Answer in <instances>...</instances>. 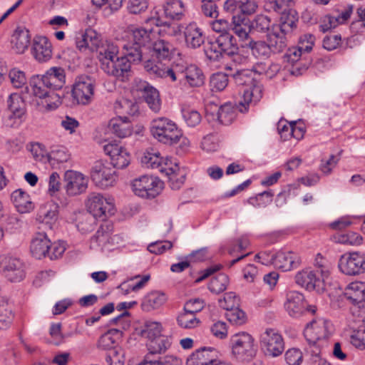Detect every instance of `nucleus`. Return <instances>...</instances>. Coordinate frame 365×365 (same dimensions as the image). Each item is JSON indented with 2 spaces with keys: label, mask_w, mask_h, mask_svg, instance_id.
I'll list each match as a JSON object with an SVG mask.
<instances>
[{
  "label": "nucleus",
  "mask_w": 365,
  "mask_h": 365,
  "mask_svg": "<svg viewBox=\"0 0 365 365\" xmlns=\"http://www.w3.org/2000/svg\"><path fill=\"white\" fill-rule=\"evenodd\" d=\"M98 58L101 69L108 76L120 81H126L131 74L130 63L124 56L117 57L118 48L113 43H106L98 48Z\"/></svg>",
  "instance_id": "1"
},
{
  "label": "nucleus",
  "mask_w": 365,
  "mask_h": 365,
  "mask_svg": "<svg viewBox=\"0 0 365 365\" xmlns=\"http://www.w3.org/2000/svg\"><path fill=\"white\" fill-rule=\"evenodd\" d=\"M254 75V71L248 69L237 70L230 73L237 86H249V88L244 90L242 100L239 102L238 108L241 113L246 112L250 104H255L262 97V85L255 80Z\"/></svg>",
  "instance_id": "2"
},
{
  "label": "nucleus",
  "mask_w": 365,
  "mask_h": 365,
  "mask_svg": "<svg viewBox=\"0 0 365 365\" xmlns=\"http://www.w3.org/2000/svg\"><path fill=\"white\" fill-rule=\"evenodd\" d=\"M150 133L158 142L168 145L178 143L182 137V133L176 123L165 117L151 121Z\"/></svg>",
  "instance_id": "3"
},
{
  "label": "nucleus",
  "mask_w": 365,
  "mask_h": 365,
  "mask_svg": "<svg viewBox=\"0 0 365 365\" xmlns=\"http://www.w3.org/2000/svg\"><path fill=\"white\" fill-rule=\"evenodd\" d=\"M144 68L153 77L163 78L182 89L183 70L178 65L169 67L154 60H147Z\"/></svg>",
  "instance_id": "4"
},
{
  "label": "nucleus",
  "mask_w": 365,
  "mask_h": 365,
  "mask_svg": "<svg viewBox=\"0 0 365 365\" xmlns=\"http://www.w3.org/2000/svg\"><path fill=\"white\" fill-rule=\"evenodd\" d=\"M333 331L332 323L325 318H316L308 323L304 329V336L311 345L325 341Z\"/></svg>",
  "instance_id": "5"
},
{
  "label": "nucleus",
  "mask_w": 365,
  "mask_h": 365,
  "mask_svg": "<svg viewBox=\"0 0 365 365\" xmlns=\"http://www.w3.org/2000/svg\"><path fill=\"white\" fill-rule=\"evenodd\" d=\"M232 353L241 361H250L257 353L254 339L247 333H241L233 336L231 339Z\"/></svg>",
  "instance_id": "6"
},
{
  "label": "nucleus",
  "mask_w": 365,
  "mask_h": 365,
  "mask_svg": "<svg viewBox=\"0 0 365 365\" xmlns=\"http://www.w3.org/2000/svg\"><path fill=\"white\" fill-rule=\"evenodd\" d=\"M0 272L11 282H20L26 277V265L19 258L0 256Z\"/></svg>",
  "instance_id": "7"
},
{
  "label": "nucleus",
  "mask_w": 365,
  "mask_h": 365,
  "mask_svg": "<svg viewBox=\"0 0 365 365\" xmlns=\"http://www.w3.org/2000/svg\"><path fill=\"white\" fill-rule=\"evenodd\" d=\"M132 188L136 195L143 198H154L163 188V182L153 175H142L132 182Z\"/></svg>",
  "instance_id": "8"
},
{
  "label": "nucleus",
  "mask_w": 365,
  "mask_h": 365,
  "mask_svg": "<svg viewBox=\"0 0 365 365\" xmlns=\"http://www.w3.org/2000/svg\"><path fill=\"white\" fill-rule=\"evenodd\" d=\"M86 207L88 212L103 220L115 213L113 199L107 198L101 193L89 194L86 201Z\"/></svg>",
  "instance_id": "9"
},
{
  "label": "nucleus",
  "mask_w": 365,
  "mask_h": 365,
  "mask_svg": "<svg viewBox=\"0 0 365 365\" xmlns=\"http://www.w3.org/2000/svg\"><path fill=\"white\" fill-rule=\"evenodd\" d=\"M91 178L96 186L106 188L114 185L118 176L115 170L110 164L96 161L91 168Z\"/></svg>",
  "instance_id": "10"
},
{
  "label": "nucleus",
  "mask_w": 365,
  "mask_h": 365,
  "mask_svg": "<svg viewBox=\"0 0 365 365\" xmlns=\"http://www.w3.org/2000/svg\"><path fill=\"white\" fill-rule=\"evenodd\" d=\"M260 346L266 356L277 357L284 350V342L282 335L277 331L267 329L260 336Z\"/></svg>",
  "instance_id": "11"
},
{
  "label": "nucleus",
  "mask_w": 365,
  "mask_h": 365,
  "mask_svg": "<svg viewBox=\"0 0 365 365\" xmlns=\"http://www.w3.org/2000/svg\"><path fill=\"white\" fill-rule=\"evenodd\" d=\"M30 85L33 93L39 98L45 99L48 109L57 108L61 103V96L51 89L41 76H34L31 79Z\"/></svg>",
  "instance_id": "12"
},
{
  "label": "nucleus",
  "mask_w": 365,
  "mask_h": 365,
  "mask_svg": "<svg viewBox=\"0 0 365 365\" xmlns=\"http://www.w3.org/2000/svg\"><path fill=\"white\" fill-rule=\"evenodd\" d=\"M338 267L348 276H356L365 272V255L359 252L346 253L341 256Z\"/></svg>",
  "instance_id": "13"
},
{
  "label": "nucleus",
  "mask_w": 365,
  "mask_h": 365,
  "mask_svg": "<svg viewBox=\"0 0 365 365\" xmlns=\"http://www.w3.org/2000/svg\"><path fill=\"white\" fill-rule=\"evenodd\" d=\"M94 86L92 79L88 76L76 78L72 89V96L76 103L87 105L92 101Z\"/></svg>",
  "instance_id": "14"
},
{
  "label": "nucleus",
  "mask_w": 365,
  "mask_h": 365,
  "mask_svg": "<svg viewBox=\"0 0 365 365\" xmlns=\"http://www.w3.org/2000/svg\"><path fill=\"white\" fill-rule=\"evenodd\" d=\"M64 181L65 189L68 195H80L88 187V178L77 171L67 170L64 173Z\"/></svg>",
  "instance_id": "15"
},
{
  "label": "nucleus",
  "mask_w": 365,
  "mask_h": 365,
  "mask_svg": "<svg viewBox=\"0 0 365 365\" xmlns=\"http://www.w3.org/2000/svg\"><path fill=\"white\" fill-rule=\"evenodd\" d=\"M103 150L110 156V164L114 169H123L129 165L130 154L123 146L115 143H108L103 146Z\"/></svg>",
  "instance_id": "16"
},
{
  "label": "nucleus",
  "mask_w": 365,
  "mask_h": 365,
  "mask_svg": "<svg viewBox=\"0 0 365 365\" xmlns=\"http://www.w3.org/2000/svg\"><path fill=\"white\" fill-rule=\"evenodd\" d=\"M215 40L220 50L222 51L223 53L232 56L235 62L241 63L242 61H246L245 58H242L238 53L239 48L237 40L230 32L220 34Z\"/></svg>",
  "instance_id": "17"
},
{
  "label": "nucleus",
  "mask_w": 365,
  "mask_h": 365,
  "mask_svg": "<svg viewBox=\"0 0 365 365\" xmlns=\"http://www.w3.org/2000/svg\"><path fill=\"white\" fill-rule=\"evenodd\" d=\"M324 281L320 274L309 269L299 272L295 276L296 283L309 291H320L323 289Z\"/></svg>",
  "instance_id": "18"
},
{
  "label": "nucleus",
  "mask_w": 365,
  "mask_h": 365,
  "mask_svg": "<svg viewBox=\"0 0 365 365\" xmlns=\"http://www.w3.org/2000/svg\"><path fill=\"white\" fill-rule=\"evenodd\" d=\"M272 264L284 272L297 268L301 263V259L297 254L292 252L279 251L271 256Z\"/></svg>",
  "instance_id": "19"
},
{
  "label": "nucleus",
  "mask_w": 365,
  "mask_h": 365,
  "mask_svg": "<svg viewBox=\"0 0 365 365\" xmlns=\"http://www.w3.org/2000/svg\"><path fill=\"white\" fill-rule=\"evenodd\" d=\"M218 351L212 347H202L192 353L187 359V365H214Z\"/></svg>",
  "instance_id": "20"
},
{
  "label": "nucleus",
  "mask_w": 365,
  "mask_h": 365,
  "mask_svg": "<svg viewBox=\"0 0 365 365\" xmlns=\"http://www.w3.org/2000/svg\"><path fill=\"white\" fill-rule=\"evenodd\" d=\"M290 36L291 34H285L278 27L272 26L270 31L266 35V41L272 53L283 52L287 46V38Z\"/></svg>",
  "instance_id": "21"
},
{
  "label": "nucleus",
  "mask_w": 365,
  "mask_h": 365,
  "mask_svg": "<svg viewBox=\"0 0 365 365\" xmlns=\"http://www.w3.org/2000/svg\"><path fill=\"white\" fill-rule=\"evenodd\" d=\"M113 225L110 222H105L101 225L95 235L91 239V247L104 249L109 244H112Z\"/></svg>",
  "instance_id": "22"
},
{
  "label": "nucleus",
  "mask_w": 365,
  "mask_h": 365,
  "mask_svg": "<svg viewBox=\"0 0 365 365\" xmlns=\"http://www.w3.org/2000/svg\"><path fill=\"white\" fill-rule=\"evenodd\" d=\"M205 77L200 68L190 65L183 70L182 90L200 87L204 83Z\"/></svg>",
  "instance_id": "23"
},
{
  "label": "nucleus",
  "mask_w": 365,
  "mask_h": 365,
  "mask_svg": "<svg viewBox=\"0 0 365 365\" xmlns=\"http://www.w3.org/2000/svg\"><path fill=\"white\" fill-rule=\"evenodd\" d=\"M284 308L291 317H298L305 310L304 296L298 292H289L287 294Z\"/></svg>",
  "instance_id": "24"
},
{
  "label": "nucleus",
  "mask_w": 365,
  "mask_h": 365,
  "mask_svg": "<svg viewBox=\"0 0 365 365\" xmlns=\"http://www.w3.org/2000/svg\"><path fill=\"white\" fill-rule=\"evenodd\" d=\"M344 297L352 304L359 307L365 306V283L353 282L349 283L344 290Z\"/></svg>",
  "instance_id": "25"
},
{
  "label": "nucleus",
  "mask_w": 365,
  "mask_h": 365,
  "mask_svg": "<svg viewBox=\"0 0 365 365\" xmlns=\"http://www.w3.org/2000/svg\"><path fill=\"white\" fill-rule=\"evenodd\" d=\"M184 36L187 46L191 48L200 47L205 38L202 29L196 23H190L185 27Z\"/></svg>",
  "instance_id": "26"
},
{
  "label": "nucleus",
  "mask_w": 365,
  "mask_h": 365,
  "mask_svg": "<svg viewBox=\"0 0 365 365\" xmlns=\"http://www.w3.org/2000/svg\"><path fill=\"white\" fill-rule=\"evenodd\" d=\"M41 77L55 92L61 89L66 83L65 71L61 67H52Z\"/></svg>",
  "instance_id": "27"
},
{
  "label": "nucleus",
  "mask_w": 365,
  "mask_h": 365,
  "mask_svg": "<svg viewBox=\"0 0 365 365\" xmlns=\"http://www.w3.org/2000/svg\"><path fill=\"white\" fill-rule=\"evenodd\" d=\"M33 53L36 60L43 62L51 58V44L45 36H36L34 39Z\"/></svg>",
  "instance_id": "28"
},
{
  "label": "nucleus",
  "mask_w": 365,
  "mask_h": 365,
  "mask_svg": "<svg viewBox=\"0 0 365 365\" xmlns=\"http://www.w3.org/2000/svg\"><path fill=\"white\" fill-rule=\"evenodd\" d=\"M152 52V56H155L158 60V62L160 63V61H170L175 55L176 49L169 41L158 39L153 43Z\"/></svg>",
  "instance_id": "29"
},
{
  "label": "nucleus",
  "mask_w": 365,
  "mask_h": 365,
  "mask_svg": "<svg viewBox=\"0 0 365 365\" xmlns=\"http://www.w3.org/2000/svg\"><path fill=\"white\" fill-rule=\"evenodd\" d=\"M50 247V240L43 232H38L33 238L30 250L31 255L36 259L46 257Z\"/></svg>",
  "instance_id": "30"
},
{
  "label": "nucleus",
  "mask_w": 365,
  "mask_h": 365,
  "mask_svg": "<svg viewBox=\"0 0 365 365\" xmlns=\"http://www.w3.org/2000/svg\"><path fill=\"white\" fill-rule=\"evenodd\" d=\"M7 108L9 112L8 118L11 119H21L26 113V103L22 97L14 93L9 95L7 99Z\"/></svg>",
  "instance_id": "31"
},
{
  "label": "nucleus",
  "mask_w": 365,
  "mask_h": 365,
  "mask_svg": "<svg viewBox=\"0 0 365 365\" xmlns=\"http://www.w3.org/2000/svg\"><path fill=\"white\" fill-rule=\"evenodd\" d=\"M108 127L112 133L120 138H127L133 133L132 124L126 116L111 119Z\"/></svg>",
  "instance_id": "32"
},
{
  "label": "nucleus",
  "mask_w": 365,
  "mask_h": 365,
  "mask_svg": "<svg viewBox=\"0 0 365 365\" xmlns=\"http://www.w3.org/2000/svg\"><path fill=\"white\" fill-rule=\"evenodd\" d=\"M11 200L20 213L29 212L34 207L30 195L21 189L14 190L11 195Z\"/></svg>",
  "instance_id": "33"
},
{
  "label": "nucleus",
  "mask_w": 365,
  "mask_h": 365,
  "mask_svg": "<svg viewBox=\"0 0 365 365\" xmlns=\"http://www.w3.org/2000/svg\"><path fill=\"white\" fill-rule=\"evenodd\" d=\"M281 14L279 23L272 26L278 27L285 34L292 35L297 26L298 16L297 11L289 9L287 11L281 13Z\"/></svg>",
  "instance_id": "34"
},
{
  "label": "nucleus",
  "mask_w": 365,
  "mask_h": 365,
  "mask_svg": "<svg viewBox=\"0 0 365 365\" xmlns=\"http://www.w3.org/2000/svg\"><path fill=\"white\" fill-rule=\"evenodd\" d=\"M125 50L124 56L128 58L130 63H139L142 61H147L145 53L148 51L145 48L128 41L123 46ZM148 60H149L148 58Z\"/></svg>",
  "instance_id": "35"
},
{
  "label": "nucleus",
  "mask_w": 365,
  "mask_h": 365,
  "mask_svg": "<svg viewBox=\"0 0 365 365\" xmlns=\"http://www.w3.org/2000/svg\"><path fill=\"white\" fill-rule=\"evenodd\" d=\"M172 344V338L163 335L148 341L147 348L148 354L151 355L161 354L165 353Z\"/></svg>",
  "instance_id": "36"
},
{
  "label": "nucleus",
  "mask_w": 365,
  "mask_h": 365,
  "mask_svg": "<svg viewBox=\"0 0 365 365\" xmlns=\"http://www.w3.org/2000/svg\"><path fill=\"white\" fill-rule=\"evenodd\" d=\"M31 41L29 31L25 28H17L12 36L11 42L16 53H22L29 47Z\"/></svg>",
  "instance_id": "37"
},
{
  "label": "nucleus",
  "mask_w": 365,
  "mask_h": 365,
  "mask_svg": "<svg viewBox=\"0 0 365 365\" xmlns=\"http://www.w3.org/2000/svg\"><path fill=\"white\" fill-rule=\"evenodd\" d=\"M143 97L149 108L155 113L161 109V99L159 91L152 86L147 85L143 89Z\"/></svg>",
  "instance_id": "38"
},
{
  "label": "nucleus",
  "mask_w": 365,
  "mask_h": 365,
  "mask_svg": "<svg viewBox=\"0 0 365 365\" xmlns=\"http://www.w3.org/2000/svg\"><path fill=\"white\" fill-rule=\"evenodd\" d=\"M185 8L181 0H167L164 5V13L167 18L180 20L185 15Z\"/></svg>",
  "instance_id": "39"
},
{
  "label": "nucleus",
  "mask_w": 365,
  "mask_h": 365,
  "mask_svg": "<svg viewBox=\"0 0 365 365\" xmlns=\"http://www.w3.org/2000/svg\"><path fill=\"white\" fill-rule=\"evenodd\" d=\"M13 319L12 306L5 297L0 296V331L9 329Z\"/></svg>",
  "instance_id": "40"
},
{
  "label": "nucleus",
  "mask_w": 365,
  "mask_h": 365,
  "mask_svg": "<svg viewBox=\"0 0 365 365\" xmlns=\"http://www.w3.org/2000/svg\"><path fill=\"white\" fill-rule=\"evenodd\" d=\"M167 300L165 294L163 292L154 291L148 294L142 303L143 310L149 312L161 307Z\"/></svg>",
  "instance_id": "41"
},
{
  "label": "nucleus",
  "mask_w": 365,
  "mask_h": 365,
  "mask_svg": "<svg viewBox=\"0 0 365 365\" xmlns=\"http://www.w3.org/2000/svg\"><path fill=\"white\" fill-rule=\"evenodd\" d=\"M242 46L250 48L252 55L256 58H267L272 53L267 41H255L250 39L247 43L245 42Z\"/></svg>",
  "instance_id": "42"
},
{
  "label": "nucleus",
  "mask_w": 365,
  "mask_h": 365,
  "mask_svg": "<svg viewBox=\"0 0 365 365\" xmlns=\"http://www.w3.org/2000/svg\"><path fill=\"white\" fill-rule=\"evenodd\" d=\"M220 306L227 310L225 314L226 318L229 322L235 324H242L245 322V313L237 307L235 306V303L230 305H224L222 302L219 300Z\"/></svg>",
  "instance_id": "43"
},
{
  "label": "nucleus",
  "mask_w": 365,
  "mask_h": 365,
  "mask_svg": "<svg viewBox=\"0 0 365 365\" xmlns=\"http://www.w3.org/2000/svg\"><path fill=\"white\" fill-rule=\"evenodd\" d=\"M151 29H136L133 31L132 40L130 41L148 50L150 48L149 44L151 41Z\"/></svg>",
  "instance_id": "44"
},
{
  "label": "nucleus",
  "mask_w": 365,
  "mask_h": 365,
  "mask_svg": "<svg viewBox=\"0 0 365 365\" xmlns=\"http://www.w3.org/2000/svg\"><path fill=\"white\" fill-rule=\"evenodd\" d=\"M217 120L224 125H229L236 118L235 109L230 103L221 106L217 113Z\"/></svg>",
  "instance_id": "45"
},
{
  "label": "nucleus",
  "mask_w": 365,
  "mask_h": 365,
  "mask_svg": "<svg viewBox=\"0 0 365 365\" xmlns=\"http://www.w3.org/2000/svg\"><path fill=\"white\" fill-rule=\"evenodd\" d=\"M115 108L119 113L127 114L130 116H135L139 113L138 104L132 100L123 98L116 102Z\"/></svg>",
  "instance_id": "46"
},
{
  "label": "nucleus",
  "mask_w": 365,
  "mask_h": 365,
  "mask_svg": "<svg viewBox=\"0 0 365 365\" xmlns=\"http://www.w3.org/2000/svg\"><path fill=\"white\" fill-rule=\"evenodd\" d=\"M274 192L272 190L258 193L254 197H250L247 202L255 207H265L271 204L274 197Z\"/></svg>",
  "instance_id": "47"
},
{
  "label": "nucleus",
  "mask_w": 365,
  "mask_h": 365,
  "mask_svg": "<svg viewBox=\"0 0 365 365\" xmlns=\"http://www.w3.org/2000/svg\"><path fill=\"white\" fill-rule=\"evenodd\" d=\"M57 210L55 208L53 210L51 205H45L41 206L37 214V220L41 223H44L50 229H51V224L56 220Z\"/></svg>",
  "instance_id": "48"
},
{
  "label": "nucleus",
  "mask_w": 365,
  "mask_h": 365,
  "mask_svg": "<svg viewBox=\"0 0 365 365\" xmlns=\"http://www.w3.org/2000/svg\"><path fill=\"white\" fill-rule=\"evenodd\" d=\"M97 217L90 212L81 214L77 219V228L82 233H87L94 229Z\"/></svg>",
  "instance_id": "49"
},
{
  "label": "nucleus",
  "mask_w": 365,
  "mask_h": 365,
  "mask_svg": "<svg viewBox=\"0 0 365 365\" xmlns=\"http://www.w3.org/2000/svg\"><path fill=\"white\" fill-rule=\"evenodd\" d=\"M229 284L227 275L220 273L212 278L208 284L209 290L214 294H220L224 292Z\"/></svg>",
  "instance_id": "50"
},
{
  "label": "nucleus",
  "mask_w": 365,
  "mask_h": 365,
  "mask_svg": "<svg viewBox=\"0 0 365 365\" xmlns=\"http://www.w3.org/2000/svg\"><path fill=\"white\" fill-rule=\"evenodd\" d=\"M163 327L160 322L146 321L144 328L141 330V335L148 339V341L160 336Z\"/></svg>",
  "instance_id": "51"
},
{
  "label": "nucleus",
  "mask_w": 365,
  "mask_h": 365,
  "mask_svg": "<svg viewBox=\"0 0 365 365\" xmlns=\"http://www.w3.org/2000/svg\"><path fill=\"white\" fill-rule=\"evenodd\" d=\"M178 324L184 329H192L196 327L200 323V320L196 318L195 314L185 312L178 315L177 318Z\"/></svg>",
  "instance_id": "52"
},
{
  "label": "nucleus",
  "mask_w": 365,
  "mask_h": 365,
  "mask_svg": "<svg viewBox=\"0 0 365 365\" xmlns=\"http://www.w3.org/2000/svg\"><path fill=\"white\" fill-rule=\"evenodd\" d=\"M229 77H230V73H214L211 76L210 82L212 91H221L224 90L228 84Z\"/></svg>",
  "instance_id": "53"
},
{
  "label": "nucleus",
  "mask_w": 365,
  "mask_h": 365,
  "mask_svg": "<svg viewBox=\"0 0 365 365\" xmlns=\"http://www.w3.org/2000/svg\"><path fill=\"white\" fill-rule=\"evenodd\" d=\"M251 26L257 32L267 34L272 28L270 19L264 15H258L252 22Z\"/></svg>",
  "instance_id": "54"
},
{
  "label": "nucleus",
  "mask_w": 365,
  "mask_h": 365,
  "mask_svg": "<svg viewBox=\"0 0 365 365\" xmlns=\"http://www.w3.org/2000/svg\"><path fill=\"white\" fill-rule=\"evenodd\" d=\"M141 163L145 165L148 168L155 169L159 168L160 172L164 170L161 168L162 158L160 157L159 153H146L141 158Z\"/></svg>",
  "instance_id": "55"
},
{
  "label": "nucleus",
  "mask_w": 365,
  "mask_h": 365,
  "mask_svg": "<svg viewBox=\"0 0 365 365\" xmlns=\"http://www.w3.org/2000/svg\"><path fill=\"white\" fill-rule=\"evenodd\" d=\"M48 156L51 163H64L69 158V155L67 153L66 149L63 146L58 145L51 148Z\"/></svg>",
  "instance_id": "56"
},
{
  "label": "nucleus",
  "mask_w": 365,
  "mask_h": 365,
  "mask_svg": "<svg viewBox=\"0 0 365 365\" xmlns=\"http://www.w3.org/2000/svg\"><path fill=\"white\" fill-rule=\"evenodd\" d=\"M106 361L108 365H123L124 356L118 346L106 352Z\"/></svg>",
  "instance_id": "57"
},
{
  "label": "nucleus",
  "mask_w": 365,
  "mask_h": 365,
  "mask_svg": "<svg viewBox=\"0 0 365 365\" xmlns=\"http://www.w3.org/2000/svg\"><path fill=\"white\" fill-rule=\"evenodd\" d=\"M314 266L316 268L314 271L320 274L323 279L328 278L330 267L327 261L320 254L316 256Z\"/></svg>",
  "instance_id": "58"
},
{
  "label": "nucleus",
  "mask_w": 365,
  "mask_h": 365,
  "mask_svg": "<svg viewBox=\"0 0 365 365\" xmlns=\"http://www.w3.org/2000/svg\"><path fill=\"white\" fill-rule=\"evenodd\" d=\"M205 54L210 61H217L222 56L223 52L220 50L216 43V40L209 41L204 48Z\"/></svg>",
  "instance_id": "59"
},
{
  "label": "nucleus",
  "mask_w": 365,
  "mask_h": 365,
  "mask_svg": "<svg viewBox=\"0 0 365 365\" xmlns=\"http://www.w3.org/2000/svg\"><path fill=\"white\" fill-rule=\"evenodd\" d=\"M285 360L289 365H300L303 360L302 352L297 348L289 349L285 353Z\"/></svg>",
  "instance_id": "60"
},
{
  "label": "nucleus",
  "mask_w": 365,
  "mask_h": 365,
  "mask_svg": "<svg viewBox=\"0 0 365 365\" xmlns=\"http://www.w3.org/2000/svg\"><path fill=\"white\" fill-rule=\"evenodd\" d=\"M115 339L113 336H110L109 333L103 334L98 341L97 346L98 349L105 350L107 352L116 348Z\"/></svg>",
  "instance_id": "61"
},
{
  "label": "nucleus",
  "mask_w": 365,
  "mask_h": 365,
  "mask_svg": "<svg viewBox=\"0 0 365 365\" xmlns=\"http://www.w3.org/2000/svg\"><path fill=\"white\" fill-rule=\"evenodd\" d=\"M182 116L187 125L195 127L201 121L200 114L195 110L184 109L182 110Z\"/></svg>",
  "instance_id": "62"
},
{
  "label": "nucleus",
  "mask_w": 365,
  "mask_h": 365,
  "mask_svg": "<svg viewBox=\"0 0 365 365\" xmlns=\"http://www.w3.org/2000/svg\"><path fill=\"white\" fill-rule=\"evenodd\" d=\"M279 71V66L272 63H263L260 62L255 65V72L259 74H266L272 76L274 73Z\"/></svg>",
  "instance_id": "63"
},
{
  "label": "nucleus",
  "mask_w": 365,
  "mask_h": 365,
  "mask_svg": "<svg viewBox=\"0 0 365 365\" xmlns=\"http://www.w3.org/2000/svg\"><path fill=\"white\" fill-rule=\"evenodd\" d=\"M350 342L356 348L365 349V327L354 331L350 336Z\"/></svg>",
  "instance_id": "64"
}]
</instances>
